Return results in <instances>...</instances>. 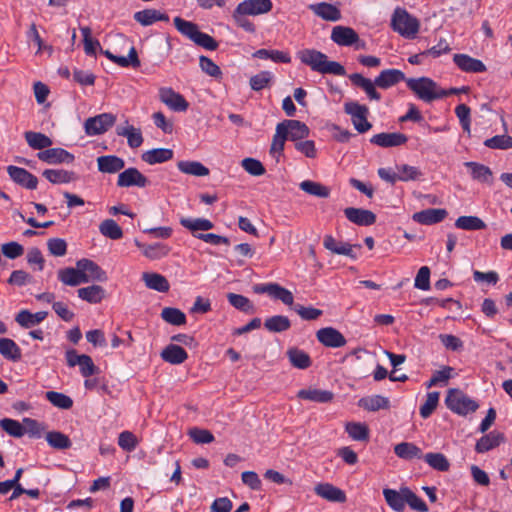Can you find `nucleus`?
<instances>
[{"label": "nucleus", "mask_w": 512, "mask_h": 512, "mask_svg": "<svg viewBox=\"0 0 512 512\" xmlns=\"http://www.w3.org/2000/svg\"><path fill=\"white\" fill-rule=\"evenodd\" d=\"M298 58L302 63L310 66L313 71L337 76H344L346 74L345 68L340 63L328 60L324 53L315 49L299 51Z\"/></svg>", "instance_id": "1"}, {"label": "nucleus", "mask_w": 512, "mask_h": 512, "mask_svg": "<svg viewBox=\"0 0 512 512\" xmlns=\"http://www.w3.org/2000/svg\"><path fill=\"white\" fill-rule=\"evenodd\" d=\"M406 85L419 99L425 102L445 97L444 89H441L434 80L428 77L406 79Z\"/></svg>", "instance_id": "2"}, {"label": "nucleus", "mask_w": 512, "mask_h": 512, "mask_svg": "<svg viewBox=\"0 0 512 512\" xmlns=\"http://www.w3.org/2000/svg\"><path fill=\"white\" fill-rule=\"evenodd\" d=\"M391 26L393 30L407 39L416 37L420 22L403 8H396L392 15Z\"/></svg>", "instance_id": "3"}, {"label": "nucleus", "mask_w": 512, "mask_h": 512, "mask_svg": "<svg viewBox=\"0 0 512 512\" xmlns=\"http://www.w3.org/2000/svg\"><path fill=\"white\" fill-rule=\"evenodd\" d=\"M445 403L447 407L459 415H466L476 411L478 404L457 389L449 390Z\"/></svg>", "instance_id": "4"}, {"label": "nucleus", "mask_w": 512, "mask_h": 512, "mask_svg": "<svg viewBox=\"0 0 512 512\" xmlns=\"http://www.w3.org/2000/svg\"><path fill=\"white\" fill-rule=\"evenodd\" d=\"M116 122V116L111 113H102L88 118L84 123V130L88 136L105 133Z\"/></svg>", "instance_id": "5"}, {"label": "nucleus", "mask_w": 512, "mask_h": 512, "mask_svg": "<svg viewBox=\"0 0 512 512\" xmlns=\"http://www.w3.org/2000/svg\"><path fill=\"white\" fill-rule=\"evenodd\" d=\"M408 137L401 132H382L373 135L370 138V143L381 148H392L405 145Z\"/></svg>", "instance_id": "6"}, {"label": "nucleus", "mask_w": 512, "mask_h": 512, "mask_svg": "<svg viewBox=\"0 0 512 512\" xmlns=\"http://www.w3.org/2000/svg\"><path fill=\"white\" fill-rule=\"evenodd\" d=\"M149 180L137 168L130 167L118 175L117 185L119 187L136 186L144 188L148 185Z\"/></svg>", "instance_id": "7"}, {"label": "nucleus", "mask_w": 512, "mask_h": 512, "mask_svg": "<svg viewBox=\"0 0 512 512\" xmlns=\"http://www.w3.org/2000/svg\"><path fill=\"white\" fill-rule=\"evenodd\" d=\"M37 157L39 160L55 165L66 163L70 164L74 161V155L68 152L63 148H47L46 150L40 151L37 153Z\"/></svg>", "instance_id": "8"}, {"label": "nucleus", "mask_w": 512, "mask_h": 512, "mask_svg": "<svg viewBox=\"0 0 512 512\" xmlns=\"http://www.w3.org/2000/svg\"><path fill=\"white\" fill-rule=\"evenodd\" d=\"M316 338L322 345L329 348H340L347 343L343 334L333 327L319 329L316 332Z\"/></svg>", "instance_id": "9"}, {"label": "nucleus", "mask_w": 512, "mask_h": 512, "mask_svg": "<svg viewBox=\"0 0 512 512\" xmlns=\"http://www.w3.org/2000/svg\"><path fill=\"white\" fill-rule=\"evenodd\" d=\"M76 266L81 269L87 283L90 281L106 282L108 277L106 272L94 261L90 259H80L77 261Z\"/></svg>", "instance_id": "10"}, {"label": "nucleus", "mask_w": 512, "mask_h": 512, "mask_svg": "<svg viewBox=\"0 0 512 512\" xmlns=\"http://www.w3.org/2000/svg\"><path fill=\"white\" fill-rule=\"evenodd\" d=\"M159 98L161 102L176 112L186 111L189 106L186 99L172 88H161L159 90Z\"/></svg>", "instance_id": "11"}, {"label": "nucleus", "mask_w": 512, "mask_h": 512, "mask_svg": "<svg viewBox=\"0 0 512 512\" xmlns=\"http://www.w3.org/2000/svg\"><path fill=\"white\" fill-rule=\"evenodd\" d=\"M7 172L10 178L18 185L30 190L36 189L38 179L26 169L10 165L7 167Z\"/></svg>", "instance_id": "12"}, {"label": "nucleus", "mask_w": 512, "mask_h": 512, "mask_svg": "<svg viewBox=\"0 0 512 512\" xmlns=\"http://www.w3.org/2000/svg\"><path fill=\"white\" fill-rule=\"evenodd\" d=\"M279 125L284 126V133L291 141L300 142L309 136V127L299 120H284Z\"/></svg>", "instance_id": "13"}, {"label": "nucleus", "mask_w": 512, "mask_h": 512, "mask_svg": "<svg viewBox=\"0 0 512 512\" xmlns=\"http://www.w3.org/2000/svg\"><path fill=\"white\" fill-rule=\"evenodd\" d=\"M249 16L269 13L273 8L271 0H244L236 6Z\"/></svg>", "instance_id": "14"}, {"label": "nucleus", "mask_w": 512, "mask_h": 512, "mask_svg": "<svg viewBox=\"0 0 512 512\" xmlns=\"http://www.w3.org/2000/svg\"><path fill=\"white\" fill-rule=\"evenodd\" d=\"M453 61L460 70L467 73H482L487 70L486 65L481 60L467 54H454Z\"/></svg>", "instance_id": "15"}, {"label": "nucleus", "mask_w": 512, "mask_h": 512, "mask_svg": "<svg viewBox=\"0 0 512 512\" xmlns=\"http://www.w3.org/2000/svg\"><path fill=\"white\" fill-rule=\"evenodd\" d=\"M344 214L350 222L359 226H370L376 222V215L370 210L348 207Z\"/></svg>", "instance_id": "16"}, {"label": "nucleus", "mask_w": 512, "mask_h": 512, "mask_svg": "<svg viewBox=\"0 0 512 512\" xmlns=\"http://www.w3.org/2000/svg\"><path fill=\"white\" fill-rule=\"evenodd\" d=\"M314 492L321 498L335 503H344L346 494L340 488L330 483H319L314 487Z\"/></svg>", "instance_id": "17"}, {"label": "nucleus", "mask_w": 512, "mask_h": 512, "mask_svg": "<svg viewBox=\"0 0 512 512\" xmlns=\"http://www.w3.org/2000/svg\"><path fill=\"white\" fill-rule=\"evenodd\" d=\"M331 40L339 46H352L358 40V34L347 26H335L331 32Z\"/></svg>", "instance_id": "18"}, {"label": "nucleus", "mask_w": 512, "mask_h": 512, "mask_svg": "<svg viewBox=\"0 0 512 512\" xmlns=\"http://www.w3.org/2000/svg\"><path fill=\"white\" fill-rule=\"evenodd\" d=\"M447 211L445 209L429 208L413 214L412 219L423 225H432L445 219Z\"/></svg>", "instance_id": "19"}, {"label": "nucleus", "mask_w": 512, "mask_h": 512, "mask_svg": "<svg viewBox=\"0 0 512 512\" xmlns=\"http://www.w3.org/2000/svg\"><path fill=\"white\" fill-rule=\"evenodd\" d=\"M464 165L469 169L473 180L489 185L493 183V172L488 166L473 161L465 162Z\"/></svg>", "instance_id": "20"}, {"label": "nucleus", "mask_w": 512, "mask_h": 512, "mask_svg": "<svg viewBox=\"0 0 512 512\" xmlns=\"http://www.w3.org/2000/svg\"><path fill=\"white\" fill-rule=\"evenodd\" d=\"M405 79V74L398 69H386L375 78V85L382 89H388Z\"/></svg>", "instance_id": "21"}, {"label": "nucleus", "mask_w": 512, "mask_h": 512, "mask_svg": "<svg viewBox=\"0 0 512 512\" xmlns=\"http://www.w3.org/2000/svg\"><path fill=\"white\" fill-rule=\"evenodd\" d=\"M323 245L327 250L331 251L334 254L345 255L347 257H350L351 259L357 258L356 253L353 251L354 246H352L349 243L338 242L331 235H326L324 237Z\"/></svg>", "instance_id": "22"}, {"label": "nucleus", "mask_w": 512, "mask_h": 512, "mask_svg": "<svg viewBox=\"0 0 512 512\" xmlns=\"http://www.w3.org/2000/svg\"><path fill=\"white\" fill-rule=\"evenodd\" d=\"M349 79L353 85L363 89L369 99L379 101L381 99L380 93L376 90L375 80L372 81L368 78H365L360 73H353L349 75Z\"/></svg>", "instance_id": "23"}, {"label": "nucleus", "mask_w": 512, "mask_h": 512, "mask_svg": "<svg viewBox=\"0 0 512 512\" xmlns=\"http://www.w3.org/2000/svg\"><path fill=\"white\" fill-rule=\"evenodd\" d=\"M309 9L313 11L318 17L326 21L335 22L341 18L340 10L330 3L321 2L311 4L309 5Z\"/></svg>", "instance_id": "24"}, {"label": "nucleus", "mask_w": 512, "mask_h": 512, "mask_svg": "<svg viewBox=\"0 0 512 512\" xmlns=\"http://www.w3.org/2000/svg\"><path fill=\"white\" fill-rule=\"evenodd\" d=\"M161 358L172 365H179L188 358L187 352L179 345L169 344L161 352Z\"/></svg>", "instance_id": "25"}, {"label": "nucleus", "mask_w": 512, "mask_h": 512, "mask_svg": "<svg viewBox=\"0 0 512 512\" xmlns=\"http://www.w3.org/2000/svg\"><path fill=\"white\" fill-rule=\"evenodd\" d=\"M383 496L387 505L395 512H403L405 510L406 499L403 493V487L398 491L395 489L384 488Z\"/></svg>", "instance_id": "26"}, {"label": "nucleus", "mask_w": 512, "mask_h": 512, "mask_svg": "<svg viewBox=\"0 0 512 512\" xmlns=\"http://www.w3.org/2000/svg\"><path fill=\"white\" fill-rule=\"evenodd\" d=\"M98 170L102 173H116L124 168L125 162L115 155H105L97 158Z\"/></svg>", "instance_id": "27"}, {"label": "nucleus", "mask_w": 512, "mask_h": 512, "mask_svg": "<svg viewBox=\"0 0 512 512\" xmlns=\"http://www.w3.org/2000/svg\"><path fill=\"white\" fill-rule=\"evenodd\" d=\"M58 279L65 285L68 286H77L82 283H87V279L84 278V275L77 266L76 268L68 267L60 269L57 272Z\"/></svg>", "instance_id": "28"}, {"label": "nucleus", "mask_w": 512, "mask_h": 512, "mask_svg": "<svg viewBox=\"0 0 512 512\" xmlns=\"http://www.w3.org/2000/svg\"><path fill=\"white\" fill-rule=\"evenodd\" d=\"M116 133L127 138L129 147L138 148L143 143V136L139 128H135L126 122L125 126H117Z\"/></svg>", "instance_id": "29"}, {"label": "nucleus", "mask_w": 512, "mask_h": 512, "mask_svg": "<svg viewBox=\"0 0 512 512\" xmlns=\"http://www.w3.org/2000/svg\"><path fill=\"white\" fill-rule=\"evenodd\" d=\"M47 312L39 311L36 313H31L28 310H21L15 317V321L23 328L29 329L32 328L39 323H41L46 317Z\"/></svg>", "instance_id": "30"}, {"label": "nucleus", "mask_w": 512, "mask_h": 512, "mask_svg": "<svg viewBox=\"0 0 512 512\" xmlns=\"http://www.w3.org/2000/svg\"><path fill=\"white\" fill-rule=\"evenodd\" d=\"M101 53L120 67L132 66L136 68L140 66V60L138 58L137 51L133 46L129 50L128 57L114 55L109 50H101Z\"/></svg>", "instance_id": "31"}, {"label": "nucleus", "mask_w": 512, "mask_h": 512, "mask_svg": "<svg viewBox=\"0 0 512 512\" xmlns=\"http://www.w3.org/2000/svg\"><path fill=\"white\" fill-rule=\"evenodd\" d=\"M504 440L503 433L492 431L477 441L475 449L478 453H484L499 446Z\"/></svg>", "instance_id": "32"}, {"label": "nucleus", "mask_w": 512, "mask_h": 512, "mask_svg": "<svg viewBox=\"0 0 512 512\" xmlns=\"http://www.w3.org/2000/svg\"><path fill=\"white\" fill-rule=\"evenodd\" d=\"M134 19L143 26H149L156 21H169V16L156 9H145L136 12Z\"/></svg>", "instance_id": "33"}, {"label": "nucleus", "mask_w": 512, "mask_h": 512, "mask_svg": "<svg viewBox=\"0 0 512 512\" xmlns=\"http://www.w3.org/2000/svg\"><path fill=\"white\" fill-rule=\"evenodd\" d=\"M42 175L52 184H65L77 179V175L73 171L64 169H46Z\"/></svg>", "instance_id": "34"}, {"label": "nucleus", "mask_w": 512, "mask_h": 512, "mask_svg": "<svg viewBox=\"0 0 512 512\" xmlns=\"http://www.w3.org/2000/svg\"><path fill=\"white\" fill-rule=\"evenodd\" d=\"M173 150L168 148H155L144 152L142 160L150 165L164 163L173 158Z\"/></svg>", "instance_id": "35"}, {"label": "nucleus", "mask_w": 512, "mask_h": 512, "mask_svg": "<svg viewBox=\"0 0 512 512\" xmlns=\"http://www.w3.org/2000/svg\"><path fill=\"white\" fill-rule=\"evenodd\" d=\"M297 397L303 400H309L317 403H328L332 401L334 395L331 391L321 389H302L297 393Z\"/></svg>", "instance_id": "36"}, {"label": "nucleus", "mask_w": 512, "mask_h": 512, "mask_svg": "<svg viewBox=\"0 0 512 512\" xmlns=\"http://www.w3.org/2000/svg\"><path fill=\"white\" fill-rule=\"evenodd\" d=\"M142 280L144 281L146 287L149 289L162 293L169 291L170 284L168 280L161 274L146 272L143 273Z\"/></svg>", "instance_id": "37"}, {"label": "nucleus", "mask_w": 512, "mask_h": 512, "mask_svg": "<svg viewBox=\"0 0 512 512\" xmlns=\"http://www.w3.org/2000/svg\"><path fill=\"white\" fill-rule=\"evenodd\" d=\"M135 245L141 249L144 256L152 260L160 259L169 253V248L162 243L146 245L135 240Z\"/></svg>", "instance_id": "38"}, {"label": "nucleus", "mask_w": 512, "mask_h": 512, "mask_svg": "<svg viewBox=\"0 0 512 512\" xmlns=\"http://www.w3.org/2000/svg\"><path fill=\"white\" fill-rule=\"evenodd\" d=\"M24 137L28 145L35 150L43 151L53 144L48 136L40 132L27 131Z\"/></svg>", "instance_id": "39"}, {"label": "nucleus", "mask_w": 512, "mask_h": 512, "mask_svg": "<svg viewBox=\"0 0 512 512\" xmlns=\"http://www.w3.org/2000/svg\"><path fill=\"white\" fill-rule=\"evenodd\" d=\"M394 453L401 459L412 460L423 457L422 450L410 442H401L394 447Z\"/></svg>", "instance_id": "40"}, {"label": "nucleus", "mask_w": 512, "mask_h": 512, "mask_svg": "<svg viewBox=\"0 0 512 512\" xmlns=\"http://www.w3.org/2000/svg\"><path fill=\"white\" fill-rule=\"evenodd\" d=\"M77 293L79 298L91 304L100 303L105 296V290L99 285L80 288Z\"/></svg>", "instance_id": "41"}, {"label": "nucleus", "mask_w": 512, "mask_h": 512, "mask_svg": "<svg viewBox=\"0 0 512 512\" xmlns=\"http://www.w3.org/2000/svg\"><path fill=\"white\" fill-rule=\"evenodd\" d=\"M177 167L182 173L197 177L208 176L210 173L209 169L199 161H179Z\"/></svg>", "instance_id": "42"}, {"label": "nucleus", "mask_w": 512, "mask_h": 512, "mask_svg": "<svg viewBox=\"0 0 512 512\" xmlns=\"http://www.w3.org/2000/svg\"><path fill=\"white\" fill-rule=\"evenodd\" d=\"M359 405L368 411H378L380 409H389L390 401L382 395H373L360 399Z\"/></svg>", "instance_id": "43"}, {"label": "nucleus", "mask_w": 512, "mask_h": 512, "mask_svg": "<svg viewBox=\"0 0 512 512\" xmlns=\"http://www.w3.org/2000/svg\"><path fill=\"white\" fill-rule=\"evenodd\" d=\"M299 188L307 194L319 197L328 198L330 196V188L315 181L304 180L299 184Z\"/></svg>", "instance_id": "44"}, {"label": "nucleus", "mask_w": 512, "mask_h": 512, "mask_svg": "<svg viewBox=\"0 0 512 512\" xmlns=\"http://www.w3.org/2000/svg\"><path fill=\"white\" fill-rule=\"evenodd\" d=\"M288 139L284 133V126L277 124L276 133L273 136L272 144L270 148V154L279 161V158L283 155L285 141Z\"/></svg>", "instance_id": "45"}, {"label": "nucleus", "mask_w": 512, "mask_h": 512, "mask_svg": "<svg viewBox=\"0 0 512 512\" xmlns=\"http://www.w3.org/2000/svg\"><path fill=\"white\" fill-rule=\"evenodd\" d=\"M0 354L7 360L19 361L21 350L18 345L9 338H0Z\"/></svg>", "instance_id": "46"}, {"label": "nucleus", "mask_w": 512, "mask_h": 512, "mask_svg": "<svg viewBox=\"0 0 512 512\" xmlns=\"http://www.w3.org/2000/svg\"><path fill=\"white\" fill-rule=\"evenodd\" d=\"M264 327L269 332L280 333L291 327V322L287 316L275 315L264 321Z\"/></svg>", "instance_id": "47"}, {"label": "nucleus", "mask_w": 512, "mask_h": 512, "mask_svg": "<svg viewBox=\"0 0 512 512\" xmlns=\"http://www.w3.org/2000/svg\"><path fill=\"white\" fill-rule=\"evenodd\" d=\"M175 28L185 37L194 42L198 33L200 32L198 25L182 19L181 17H175L174 20Z\"/></svg>", "instance_id": "48"}, {"label": "nucleus", "mask_w": 512, "mask_h": 512, "mask_svg": "<svg viewBox=\"0 0 512 512\" xmlns=\"http://www.w3.org/2000/svg\"><path fill=\"white\" fill-rule=\"evenodd\" d=\"M458 229L474 231L486 228L485 222L477 216H460L455 221Z\"/></svg>", "instance_id": "49"}, {"label": "nucleus", "mask_w": 512, "mask_h": 512, "mask_svg": "<svg viewBox=\"0 0 512 512\" xmlns=\"http://www.w3.org/2000/svg\"><path fill=\"white\" fill-rule=\"evenodd\" d=\"M290 363L298 369H306L311 365L310 356L303 350L291 348L287 351Z\"/></svg>", "instance_id": "50"}, {"label": "nucleus", "mask_w": 512, "mask_h": 512, "mask_svg": "<svg viewBox=\"0 0 512 512\" xmlns=\"http://www.w3.org/2000/svg\"><path fill=\"white\" fill-rule=\"evenodd\" d=\"M161 318L175 326L184 325L186 323V315L178 308L165 307L161 311Z\"/></svg>", "instance_id": "51"}, {"label": "nucleus", "mask_w": 512, "mask_h": 512, "mask_svg": "<svg viewBox=\"0 0 512 512\" xmlns=\"http://www.w3.org/2000/svg\"><path fill=\"white\" fill-rule=\"evenodd\" d=\"M46 441L48 444L58 450L69 449L72 442L69 437L58 431H51L46 434Z\"/></svg>", "instance_id": "52"}, {"label": "nucleus", "mask_w": 512, "mask_h": 512, "mask_svg": "<svg viewBox=\"0 0 512 512\" xmlns=\"http://www.w3.org/2000/svg\"><path fill=\"white\" fill-rule=\"evenodd\" d=\"M345 430L353 440L366 441L369 438V429L366 424L348 422L345 426Z\"/></svg>", "instance_id": "53"}, {"label": "nucleus", "mask_w": 512, "mask_h": 512, "mask_svg": "<svg viewBox=\"0 0 512 512\" xmlns=\"http://www.w3.org/2000/svg\"><path fill=\"white\" fill-rule=\"evenodd\" d=\"M180 224L193 233L196 231H208L214 227V224L209 219L205 218H182Z\"/></svg>", "instance_id": "54"}, {"label": "nucleus", "mask_w": 512, "mask_h": 512, "mask_svg": "<svg viewBox=\"0 0 512 512\" xmlns=\"http://www.w3.org/2000/svg\"><path fill=\"white\" fill-rule=\"evenodd\" d=\"M425 462L433 469L441 472L448 471L450 463L442 453H427L424 455Z\"/></svg>", "instance_id": "55"}, {"label": "nucleus", "mask_w": 512, "mask_h": 512, "mask_svg": "<svg viewBox=\"0 0 512 512\" xmlns=\"http://www.w3.org/2000/svg\"><path fill=\"white\" fill-rule=\"evenodd\" d=\"M99 230L102 235L112 240H118L123 236L121 227L113 219H106L102 221L99 226Z\"/></svg>", "instance_id": "56"}, {"label": "nucleus", "mask_w": 512, "mask_h": 512, "mask_svg": "<svg viewBox=\"0 0 512 512\" xmlns=\"http://www.w3.org/2000/svg\"><path fill=\"white\" fill-rule=\"evenodd\" d=\"M249 15L245 14L239 8H235L232 13V19L235 25L248 33H255L256 26L255 24L248 18Z\"/></svg>", "instance_id": "57"}, {"label": "nucleus", "mask_w": 512, "mask_h": 512, "mask_svg": "<svg viewBox=\"0 0 512 512\" xmlns=\"http://www.w3.org/2000/svg\"><path fill=\"white\" fill-rule=\"evenodd\" d=\"M227 299H228V302L236 309L240 310V311H243V312H246V313H251L254 311V307H253V304L251 303V301L249 300V298L243 296V295H240V294H235V293H228L227 294Z\"/></svg>", "instance_id": "58"}, {"label": "nucleus", "mask_w": 512, "mask_h": 512, "mask_svg": "<svg viewBox=\"0 0 512 512\" xmlns=\"http://www.w3.org/2000/svg\"><path fill=\"white\" fill-rule=\"evenodd\" d=\"M0 427L10 436L20 438L25 434V428L22 423L10 418H3L0 420Z\"/></svg>", "instance_id": "59"}, {"label": "nucleus", "mask_w": 512, "mask_h": 512, "mask_svg": "<svg viewBox=\"0 0 512 512\" xmlns=\"http://www.w3.org/2000/svg\"><path fill=\"white\" fill-rule=\"evenodd\" d=\"M82 36H83V44L84 51L87 55L93 56L96 54V50L99 48L100 51L103 50L100 47V43L98 40H94L91 37L92 31L90 27L85 26L80 28Z\"/></svg>", "instance_id": "60"}, {"label": "nucleus", "mask_w": 512, "mask_h": 512, "mask_svg": "<svg viewBox=\"0 0 512 512\" xmlns=\"http://www.w3.org/2000/svg\"><path fill=\"white\" fill-rule=\"evenodd\" d=\"M46 399L54 406L61 409H70L73 406V400L60 392L48 391L46 392Z\"/></svg>", "instance_id": "61"}, {"label": "nucleus", "mask_w": 512, "mask_h": 512, "mask_svg": "<svg viewBox=\"0 0 512 512\" xmlns=\"http://www.w3.org/2000/svg\"><path fill=\"white\" fill-rule=\"evenodd\" d=\"M403 493L406 499V504H408L411 509L420 512H427L429 510L426 503L420 497H418L410 488L403 487Z\"/></svg>", "instance_id": "62"}, {"label": "nucleus", "mask_w": 512, "mask_h": 512, "mask_svg": "<svg viewBox=\"0 0 512 512\" xmlns=\"http://www.w3.org/2000/svg\"><path fill=\"white\" fill-rule=\"evenodd\" d=\"M484 145L491 149H510L512 148V137L509 135H496L486 139Z\"/></svg>", "instance_id": "63"}, {"label": "nucleus", "mask_w": 512, "mask_h": 512, "mask_svg": "<svg viewBox=\"0 0 512 512\" xmlns=\"http://www.w3.org/2000/svg\"><path fill=\"white\" fill-rule=\"evenodd\" d=\"M399 181L417 180L422 176V172L414 166L402 164L397 166Z\"/></svg>", "instance_id": "64"}]
</instances>
